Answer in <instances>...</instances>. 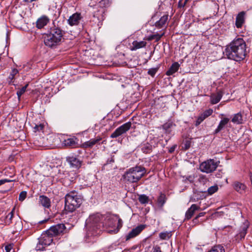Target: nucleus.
Listing matches in <instances>:
<instances>
[{"label":"nucleus","mask_w":252,"mask_h":252,"mask_svg":"<svg viewBox=\"0 0 252 252\" xmlns=\"http://www.w3.org/2000/svg\"><path fill=\"white\" fill-rule=\"evenodd\" d=\"M229 122V119L228 118H221L217 128L215 130L214 133L217 134L224 128L225 126Z\"/></svg>","instance_id":"obj_20"},{"label":"nucleus","mask_w":252,"mask_h":252,"mask_svg":"<svg viewBox=\"0 0 252 252\" xmlns=\"http://www.w3.org/2000/svg\"><path fill=\"white\" fill-rule=\"evenodd\" d=\"M118 216H103L99 214L91 215L86 220V224L93 235L99 234L101 231L109 227L115 228Z\"/></svg>","instance_id":"obj_1"},{"label":"nucleus","mask_w":252,"mask_h":252,"mask_svg":"<svg viewBox=\"0 0 252 252\" xmlns=\"http://www.w3.org/2000/svg\"><path fill=\"white\" fill-rule=\"evenodd\" d=\"M173 126H175L172 122L166 123L164 124L163 126V128L165 129L166 131L168 130L169 129L171 128Z\"/></svg>","instance_id":"obj_41"},{"label":"nucleus","mask_w":252,"mask_h":252,"mask_svg":"<svg viewBox=\"0 0 252 252\" xmlns=\"http://www.w3.org/2000/svg\"><path fill=\"white\" fill-rule=\"evenodd\" d=\"M64 146L68 147L73 148L76 146L77 143L74 138H70L65 139L63 142Z\"/></svg>","instance_id":"obj_27"},{"label":"nucleus","mask_w":252,"mask_h":252,"mask_svg":"<svg viewBox=\"0 0 252 252\" xmlns=\"http://www.w3.org/2000/svg\"><path fill=\"white\" fill-rule=\"evenodd\" d=\"M131 123L128 122L116 128L115 130L111 134L110 138H116L120 136H123L126 133L131 126Z\"/></svg>","instance_id":"obj_7"},{"label":"nucleus","mask_w":252,"mask_h":252,"mask_svg":"<svg viewBox=\"0 0 252 252\" xmlns=\"http://www.w3.org/2000/svg\"><path fill=\"white\" fill-rule=\"evenodd\" d=\"M175 147H176V146H174L171 147L170 148V149L169 150V152L170 153H173L175 151Z\"/></svg>","instance_id":"obj_49"},{"label":"nucleus","mask_w":252,"mask_h":252,"mask_svg":"<svg viewBox=\"0 0 252 252\" xmlns=\"http://www.w3.org/2000/svg\"><path fill=\"white\" fill-rule=\"evenodd\" d=\"M231 122L236 125H240L243 123L242 115L241 112L235 114L231 119Z\"/></svg>","instance_id":"obj_25"},{"label":"nucleus","mask_w":252,"mask_h":252,"mask_svg":"<svg viewBox=\"0 0 252 252\" xmlns=\"http://www.w3.org/2000/svg\"><path fill=\"white\" fill-rule=\"evenodd\" d=\"M172 236L171 231H165L160 232L159 234V238L162 240L169 239Z\"/></svg>","instance_id":"obj_30"},{"label":"nucleus","mask_w":252,"mask_h":252,"mask_svg":"<svg viewBox=\"0 0 252 252\" xmlns=\"http://www.w3.org/2000/svg\"><path fill=\"white\" fill-rule=\"evenodd\" d=\"M53 236L49 235L48 231L46 230L45 232L41 234L40 239V243L44 246H47L50 245L53 241Z\"/></svg>","instance_id":"obj_11"},{"label":"nucleus","mask_w":252,"mask_h":252,"mask_svg":"<svg viewBox=\"0 0 252 252\" xmlns=\"http://www.w3.org/2000/svg\"><path fill=\"white\" fill-rule=\"evenodd\" d=\"M116 246H117V245L116 244H113L111 246H110V247H109V249H110V250H111V249H116Z\"/></svg>","instance_id":"obj_50"},{"label":"nucleus","mask_w":252,"mask_h":252,"mask_svg":"<svg viewBox=\"0 0 252 252\" xmlns=\"http://www.w3.org/2000/svg\"><path fill=\"white\" fill-rule=\"evenodd\" d=\"M233 189L238 192L240 193H244L247 188L246 186L244 183L239 182L238 181H235L232 184Z\"/></svg>","instance_id":"obj_17"},{"label":"nucleus","mask_w":252,"mask_h":252,"mask_svg":"<svg viewBox=\"0 0 252 252\" xmlns=\"http://www.w3.org/2000/svg\"><path fill=\"white\" fill-rule=\"evenodd\" d=\"M44 127V126L42 124L35 125V126L33 127L34 131H43Z\"/></svg>","instance_id":"obj_37"},{"label":"nucleus","mask_w":252,"mask_h":252,"mask_svg":"<svg viewBox=\"0 0 252 252\" xmlns=\"http://www.w3.org/2000/svg\"><path fill=\"white\" fill-rule=\"evenodd\" d=\"M82 18L80 13H75L70 16L67 20L68 24L71 26L78 25Z\"/></svg>","instance_id":"obj_12"},{"label":"nucleus","mask_w":252,"mask_h":252,"mask_svg":"<svg viewBox=\"0 0 252 252\" xmlns=\"http://www.w3.org/2000/svg\"><path fill=\"white\" fill-rule=\"evenodd\" d=\"M39 202L44 207L49 208L51 206V201L49 198L42 195L39 196Z\"/></svg>","instance_id":"obj_21"},{"label":"nucleus","mask_w":252,"mask_h":252,"mask_svg":"<svg viewBox=\"0 0 252 252\" xmlns=\"http://www.w3.org/2000/svg\"><path fill=\"white\" fill-rule=\"evenodd\" d=\"M166 200V197L164 193H160L159 196L157 199V204L159 208H162L165 204Z\"/></svg>","instance_id":"obj_28"},{"label":"nucleus","mask_w":252,"mask_h":252,"mask_svg":"<svg viewBox=\"0 0 252 252\" xmlns=\"http://www.w3.org/2000/svg\"><path fill=\"white\" fill-rule=\"evenodd\" d=\"M49 22V19L46 16H42L36 21V27L41 29L46 26Z\"/></svg>","instance_id":"obj_24"},{"label":"nucleus","mask_w":252,"mask_h":252,"mask_svg":"<svg viewBox=\"0 0 252 252\" xmlns=\"http://www.w3.org/2000/svg\"><path fill=\"white\" fill-rule=\"evenodd\" d=\"M12 249V246L11 244H9L5 246V252H10Z\"/></svg>","instance_id":"obj_44"},{"label":"nucleus","mask_w":252,"mask_h":252,"mask_svg":"<svg viewBox=\"0 0 252 252\" xmlns=\"http://www.w3.org/2000/svg\"><path fill=\"white\" fill-rule=\"evenodd\" d=\"M164 34V32H163L161 34H159L157 33V34H155L150 35L148 36L147 39L148 41H151V40L155 39L156 40V41H158L160 39L161 37Z\"/></svg>","instance_id":"obj_31"},{"label":"nucleus","mask_w":252,"mask_h":252,"mask_svg":"<svg viewBox=\"0 0 252 252\" xmlns=\"http://www.w3.org/2000/svg\"><path fill=\"white\" fill-rule=\"evenodd\" d=\"M83 198L75 191H72L65 196V210L72 213L82 203Z\"/></svg>","instance_id":"obj_4"},{"label":"nucleus","mask_w":252,"mask_h":252,"mask_svg":"<svg viewBox=\"0 0 252 252\" xmlns=\"http://www.w3.org/2000/svg\"><path fill=\"white\" fill-rule=\"evenodd\" d=\"M146 227V225L140 224L133 228L126 236V241H129L138 235Z\"/></svg>","instance_id":"obj_10"},{"label":"nucleus","mask_w":252,"mask_h":252,"mask_svg":"<svg viewBox=\"0 0 252 252\" xmlns=\"http://www.w3.org/2000/svg\"><path fill=\"white\" fill-rule=\"evenodd\" d=\"M141 150L144 153H150L152 151V146L149 143H146L142 146Z\"/></svg>","instance_id":"obj_32"},{"label":"nucleus","mask_w":252,"mask_h":252,"mask_svg":"<svg viewBox=\"0 0 252 252\" xmlns=\"http://www.w3.org/2000/svg\"><path fill=\"white\" fill-rule=\"evenodd\" d=\"M205 214V213L204 212H201V213H200L195 218H194V220H198V218H199V217H202L203 216H204V215Z\"/></svg>","instance_id":"obj_47"},{"label":"nucleus","mask_w":252,"mask_h":252,"mask_svg":"<svg viewBox=\"0 0 252 252\" xmlns=\"http://www.w3.org/2000/svg\"><path fill=\"white\" fill-rule=\"evenodd\" d=\"M213 113V110L212 109H209L204 111L201 113L198 117L197 120L195 122V125L198 126L201 122H202L206 118L211 116Z\"/></svg>","instance_id":"obj_13"},{"label":"nucleus","mask_w":252,"mask_h":252,"mask_svg":"<svg viewBox=\"0 0 252 252\" xmlns=\"http://www.w3.org/2000/svg\"><path fill=\"white\" fill-rule=\"evenodd\" d=\"M200 209V207L196 204H192L189 208L187 211L186 213V219L189 220L193 215L195 211Z\"/></svg>","instance_id":"obj_23"},{"label":"nucleus","mask_w":252,"mask_h":252,"mask_svg":"<svg viewBox=\"0 0 252 252\" xmlns=\"http://www.w3.org/2000/svg\"><path fill=\"white\" fill-rule=\"evenodd\" d=\"M225 55L228 59L240 62L245 59L246 55V44L242 38L234 39L225 49Z\"/></svg>","instance_id":"obj_2"},{"label":"nucleus","mask_w":252,"mask_h":252,"mask_svg":"<svg viewBox=\"0 0 252 252\" xmlns=\"http://www.w3.org/2000/svg\"><path fill=\"white\" fill-rule=\"evenodd\" d=\"M246 12L241 11L239 12L236 18L235 25L237 28H242L245 21Z\"/></svg>","instance_id":"obj_14"},{"label":"nucleus","mask_w":252,"mask_h":252,"mask_svg":"<svg viewBox=\"0 0 252 252\" xmlns=\"http://www.w3.org/2000/svg\"><path fill=\"white\" fill-rule=\"evenodd\" d=\"M190 146V142L189 141H186L185 143V148L186 150L188 149Z\"/></svg>","instance_id":"obj_45"},{"label":"nucleus","mask_w":252,"mask_h":252,"mask_svg":"<svg viewBox=\"0 0 252 252\" xmlns=\"http://www.w3.org/2000/svg\"><path fill=\"white\" fill-rule=\"evenodd\" d=\"M102 140L100 137H96L94 138L91 139L89 141L84 142L82 144V147L85 148H92L95 144L99 143V142Z\"/></svg>","instance_id":"obj_18"},{"label":"nucleus","mask_w":252,"mask_h":252,"mask_svg":"<svg viewBox=\"0 0 252 252\" xmlns=\"http://www.w3.org/2000/svg\"><path fill=\"white\" fill-rule=\"evenodd\" d=\"M249 226V222L245 221L240 227L239 233L236 235L237 239L242 240L244 239L247 233V230Z\"/></svg>","instance_id":"obj_15"},{"label":"nucleus","mask_w":252,"mask_h":252,"mask_svg":"<svg viewBox=\"0 0 252 252\" xmlns=\"http://www.w3.org/2000/svg\"><path fill=\"white\" fill-rule=\"evenodd\" d=\"M149 197L145 194H141L139 196L138 200L142 204H147L149 202Z\"/></svg>","instance_id":"obj_33"},{"label":"nucleus","mask_w":252,"mask_h":252,"mask_svg":"<svg viewBox=\"0 0 252 252\" xmlns=\"http://www.w3.org/2000/svg\"><path fill=\"white\" fill-rule=\"evenodd\" d=\"M44 245H42V244L40 243V241H39V243L37 245V246L36 247V250H43L44 247H43Z\"/></svg>","instance_id":"obj_43"},{"label":"nucleus","mask_w":252,"mask_h":252,"mask_svg":"<svg viewBox=\"0 0 252 252\" xmlns=\"http://www.w3.org/2000/svg\"><path fill=\"white\" fill-rule=\"evenodd\" d=\"M158 70V67L150 68L148 70V74L149 75H150V76H151L152 77H154L155 75V74H156V73L157 72Z\"/></svg>","instance_id":"obj_39"},{"label":"nucleus","mask_w":252,"mask_h":252,"mask_svg":"<svg viewBox=\"0 0 252 252\" xmlns=\"http://www.w3.org/2000/svg\"><path fill=\"white\" fill-rule=\"evenodd\" d=\"M220 161H215L213 159H210L203 162L200 166L202 172L210 173L213 172L218 167Z\"/></svg>","instance_id":"obj_6"},{"label":"nucleus","mask_w":252,"mask_h":252,"mask_svg":"<svg viewBox=\"0 0 252 252\" xmlns=\"http://www.w3.org/2000/svg\"><path fill=\"white\" fill-rule=\"evenodd\" d=\"M151 252H161L160 248L158 245L154 246Z\"/></svg>","instance_id":"obj_42"},{"label":"nucleus","mask_w":252,"mask_h":252,"mask_svg":"<svg viewBox=\"0 0 252 252\" xmlns=\"http://www.w3.org/2000/svg\"><path fill=\"white\" fill-rule=\"evenodd\" d=\"M193 222L194 223H197V220H194V219L193 220Z\"/></svg>","instance_id":"obj_53"},{"label":"nucleus","mask_w":252,"mask_h":252,"mask_svg":"<svg viewBox=\"0 0 252 252\" xmlns=\"http://www.w3.org/2000/svg\"><path fill=\"white\" fill-rule=\"evenodd\" d=\"M110 162H114V158H113V157H111V159H110Z\"/></svg>","instance_id":"obj_52"},{"label":"nucleus","mask_w":252,"mask_h":252,"mask_svg":"<svg viewBox=\"0 0 252 252\" xmlns=\"http://www.w3.org/2000/svg\"><path fill=\"white\" fill-rule=\"evenodd\" d=\"M14 209H13L12 211L8 213V214L6 217V222L8 224L11 222L12 219L13 217V212Z\"/></svg>","instance_id":"obj_38"},{"label":"nucleus","mask_w":252,"mask_h":252,"mask_svg":"<svg viewBox=\"0 0 252 252\" xmlns=\"http://www.w3.org/2000/svg\"><path fill=\"white\" fill-rule=\"evenodd\" d=\"M66 227L63 223H59L52 226L47 231L49 235L53 237H55L63 234L65 230Z\"/></svg>","instance_id":"obj_8"},{"label":"nucleus","mask_w":252,"mask_h":252,"mask_svg":"<svg viewBox=\"0 0 252 252\" xmlns=\"http://www.w3.org/2000/svg\"><path fill=\"white\" fill-rule=\"evenodd\" d=\"M221 173H222L221 172V173H219V174H218V175H217V177L218 178H220V177H221V175H221Z\"/></svg>","instance_id":"obj_51"},{"label":"nucleus","mask_w":252,"mask_h":252,"mask_svg":"<svg viewBox=\"0 0 252 252\" xmlns=\"http://www.w3.org/2000/svg\"><path fill=\"white\" fill-rule=\"evenodd\" d=\"M28 86V84H26L25 86H23L22 88L20 89L17 92V95L19 99H20V97L22 94H23L26 92L27 88Z\"/></svg>","instance_id":"obj_35"},{"label":"nucleus","mask_w":252,"mask_h":252,"mask_svg":"<svg viewBox=\"0 0 252 252\" xmlns=\"http://www.w3.org/2000/svg\"><path fill=\"white\" fill-rule=\"evenodd\" d=\"M168 14H166L161 16L159 20L157 21L155 26L158 29H161L163 27H166L167 21L168 20Z\"/></svg>","instance_id":"obj_16"},{"label":"nucleus","mask_w":252,"mask_h":252,"mask_svg":"<svg viewBox=\"0 0 252 252\" xmlns=\"http://www.w3.org/2000/svg\"><path fill=\"white\" fill-rule=\"evenodd\" d=\"M66 160L71 168L78 169L82 166V161L76 156H68L66 157Z\"/></svg>","instance_id":"obj_9"},{"label":"nucleus","mask_w":252,"mask_h":252,"mask_svg":"<svg viewBox=\"0 0 252 252\" xmlns=\"http://www.w3.org/2000/svg\"><path fill=\"white\" fill-rule=\"evenodd\" d=\"M147 45V42L145 41H134L132 43V45L130 49L131 51H135L137 49L145 47Z\"/></svg>","instance_id":"obj_22"},{"label":"nucleus","mask_w":252,"mask_h":252,"mask_svg":"<svg viewBox=\"0 0 252 252\" xmlns=\"http://www.w3.org/2000/svg\"><path fill=\"white\" fill-rule=\"evenodd\" d=\"M250 178H251V182H252V175H251L250 176Z\"/></svg>","instance_id":"obj_54"},{"label":"nucleus","mask_w":252,"mask_h":252,"mask_svg":"<svg viewBox=\"0 0 252 252\" xmlns=\"http://www.w3.org/2000/svg\"><path fill=\"white\" fill-rule=\"evenodd\" d=\"M78 153H81V151H80V150H79V151H78Z\"/></svg>","instance_id":"obj_56"},{"label":"nucleus","mask_w":252,"mask_h":252,"mask_svg":"<svg viewBox=\"0 0 252 252\" xmlns=\"http://www.w3.org/2000/svg\"><path fill=\"white\" fill-rule=\"evenodd\" d=\"M219 188L218 185H216L209 187L208 189L207 192L209 195H212L218 190Z\"/></svg>","instance_id":"obj_34"},{"label":"nucleus","mask_w":252,"mask_h":252,"mask_svg":"<svg viewBox=\"0 0 252 252\" xmlns=\"http://www.w3.org/2000/svg\"><path fill=\"white\" fill-rule=\"evenodd\" d=\"M63 33V31L60 28L55 26L51 28L49 32L44 35L45 44L49 47L59 45L61 42Z\"/></svg>","instance_id":"obj_3"},{"label":"nucleus","mask_w":252,"mask_h":252,"mask_svg":"<svg viewBox=\"0 0 252 252\" xmlns=\"http://www.w3.org/2000/svg\"><path fill=\"white\" fill-rule=\"evenodd\" d=\"M220 116H224V114H221V115H220Z\"/></svg>","instance_id":"obj_55"},{"label":"nucleus","mask_w":252,"mask_h":252,"mask_svg":"<svg viewBox=\"0 0 252 252\" xmlns=\"http://www.w3.org/2000/svg\"><path fill=\"white\" fill-rule=\"evenodd\" d=\"M19 71L18 70V69H16V68H14L12 70L9 76V77H8V79L9 80H10V82H12V80L14 79L15 78V76L18 73Z\"/></svg>","instance_id":"obj_36"},{"label":"nucleus","mask_w":252,"mask_h":252,"mask_svg":"<svg viewBox=\"0 0 252 252\" xmlns=\"http://www.w3.org/2000/svg\"><path fill=\"white\" fill-rule=\"evenodd\" d=\"M117 226L116 225V227L115 228H114L113 230H110L108 232L109 233L116 234L118 233V232L119 231L120 229L123 226V221L122 220L119 218L118 216V220L116 223Z\"/></svg>","instance_id":"obj_29"},{"label":"nucleus","mask_w":252,"mask_h":252,"mask_svg":"<svg viewBox=\"0 0 252 252\" xmlns=\"http://www.w3.org/2000/svg\"><path fill=\"white\" fill-rule=\"evenodd\" d=\"M146 170L141 166H136L127 170L124 175V178L130 183H136L144 176Z\"/></svg>","instance_id":"obj_5"},{"label":"nucleus","mask_w":252,"mask_h":252,"mask_svg":"<svg viewBox=\"0 0 252 252\" xmlns=\"http://www.w3.org/2000/svg\"><path fill=\"white\" fill-rule=\"evenodd\" d=\"M222 96V93L221 91H218L216 93H213L210 95V103L212 104L218 103Z\"/></svg>","instance_id":"obj_19"},{"label":"nucleus","mask_w":252,"mask_h":252,"mask_svg":"<svg viewBox=\"0 0 252 252\" xmlns=\"http://www.w3.org/2000/svg\"><path fill=\"white\" fill-rule=\"evenodd\" d=\"M180 64L178 62H175L170 67L169 69L167 71L166 74L168 76L173 75L174 73L177 72L179 69Z\"/></svg>","instance_id":"obj_26"},{"label":"nucleus","mask_w":252,"mask_h":252,"mask_svg":"<svg viewBox=\"0 0 252 252\" xmlns=\"http://www.w3.org/2000/svg\"><path fill=\"white\" fill-rule=\"evenodd\" d=\"M10 181V180L6 179L0 180V186L5 184V183L9 182Z\"/></svg>","instance_id":"obj_46"},{"label":"nucleus","mask_w":252,"mask_h":252,"mask_svg":"<svg viewBox=\"0 0 252 252\" xmlns=\"http://www.w3.org/2000/svg\"><path fill=\"white\" fill-rule=\"evenodd\" d=\"M27 195V191H22L20 193L19 196V200L20 201H24L25 198H26Z\"/></svg>","instance_id":"obj_40"},{"label":"nucleus","mask_w":252,"mask_h":252,"mask_svg":"<svg viewBox=\"0 0 252 252\" xmlns=\"http://www.w3.org/2000/svg\"><path fill=\"white\" fill-rule=\"evenodd\" d=\"M187 180L189 181L190 183H192L194 181V177L192 176H189L187 177Z\"/></svg>","instance_id":"obj_48"}]
</instances>
